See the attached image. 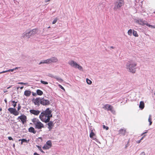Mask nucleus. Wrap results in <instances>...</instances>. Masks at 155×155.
I'll list each match as a JSON object with an SVG mask.
<instances>
[{"mask_svg":"<svg viewBox=\"0 0 155 155\" xmlns=\"http://www.w3.org/2000/svg\"><path fill=\"white\" fill-rule=\"evenodd\" d=\"M51 111L49 108H47L45 111L41 112L39 116V118L43 122L45 123L50 121V117H52Z\"/></svg>","mask_w":155,"mask_h":155,"instance_id":"obj_1","label":"nucleus"},{"mask_svg":"<svg viewBox=\"0 0 155 155\" xmlns=\"http://www.w3.org/2000/svg\"><path fill=\"white\" fill-rule=\"evenodd\" d=\"M137 66V63L135 61L130 60L127 62L126 68L129 72L135 73L136 71V67Z\"/></svg>","mask_w":155,"mask_h":155,"instance_id":"obj_2","label":"nucleus"},{"mask_svg":"<svg viewBox=\"0 0 155 155\" xmlns=\"http://www.w3.org/2000/svg\"><path fill=\"white\" fill-rule=\"evenodd\" d=\"M32 121L35 125V128L36 129H41L45 127L43 124L37 119L33 118L32 120Z\"/></svg>","mask_w":155,"mask_h":155,"instance_id":"obj_3","label":"nucleus"},{"mask_svg":"<svg viewBox=\"0 0 155 155\" xmlns=\"http://www.w3.org/2000/svg\"><path fill=\"white\" fill-rule=\"evenodd\" d=\"M68 64L72 67L78 69L81 71H83L82 67L73 60H71L69 61Z\"/></svg>","mask_w":155,"mask_h":155,"instance_id":"obj_4","label":"nucleus"},{"mask_svg":"<svg viewBox=\"0 0 155 155\" xmlns=\"http://www.w3.org/2000/svg\"><path fill=\"white\" fill-rule=\"evenodd\" d=\"M114 6L113 9L114 10L116 11L119 9L122 6H124V0H117L114 2Z\"/></svg>","mask_w":155,"mask_h":155,"instance_id":"obj_5","label":"nucleus"},{"mask_svg":"<svg viewBox=\"0 0 155 155\" xmlns=\"http://www.w3.org/2000/svg\"><path fill=\"white\" fill-rule=\"evenodd\" d=\"M103 108L105 110H110L113 114L115 113V111L113 107L111 105L107 104L105 105Z\"/></svg>","mask_w":155,"mask_h":155,"instance_id":"obj_6","label":"nucleus"},{"mask_svg":"<svg viewBox=\"0 0 155 155\" xmlns=\"http://www.w3.org/2000/svg\"><path fill=\"white\" fill-rule=\"evenodd\" d=\"M8 111L11 114L15 116H17L19 114V112L15 108H9L8 109Z\"/></svg>","mask_w":155,"mask_h":155,"instance_id":"obj_7","label":"nucleus"},{"mask_svg":"<svg viewBox=\"0 0 155 155\" xmlns=\"http://www.w3.org/2000/svg\"><path fill=\"white\" fill-rule=\"evenodd\" d=\"M27 119V117L25 115L23 114L18 117L17 118V120H21L22 123L23 124H24L26 122Z\"/></svg>","mask_w":155,"mask_h":155,"instance_id":"obj_8","label":"nucleus"},{"mask_svg":"<svg viewBox=\"0 0 155 155\" xmlns=\"http://www.w3.org/2000/svg\"><path fill=\"white\" fill-rule=\"evenodd\" d=\"M50 102L48 100L45 99L44 98H41V104L44 106H46L50 104Z\"/></svg>","mask_w":155,"mask_h":155,"instance_id":"obj_9","label":"nucleus"},{"mask_svg":"<svg viewBox=\"0 0 155 155\" xmlns=\"http://www.w3.org/2000/svg\"><path fill=\"white\" fill-rule=\"evenodd\" d=\"M31 36L30 33L29 31H26L25 32L23 33L21 36V38H29Z\"/></svg>","mask_w":155,"mask_h":155,"instance_id":"obj_10","label":"nucleus"},{"mask_svg":"<svg viewBox=\"0 0 155 155\" xmlns=\"http://www.w3.org/2000/svg\"><path fill=\"white\" fill-rule=\"evenodd\" d=\"M48 64L52 63H55L58 61V58L55 57H52L49 59H48Z\"/></svg>","mask_w":155,"mask_h":155,"instance_id":"obj_11","label":"nucleus"},{"mask_svg":"<svg viewBox=\"0 0 155 155\" xmlns=\"http://www.w3.org/2000/svg\"><path fill=\"white\" fill-rule=\"evenodd\" d=\"M41 98L38 97L36 98L34 101V103L35 105H37L38 106L40 105V104H41Z\"/></svg>","mask_w":155,"mask_h":155,"instance_id":"obj_12","label":"nucleus"},{"mask_svg":"<svg viewBox=\"0 0 155 155\" xmlns=\"http://www.w3.org/2000/svg\"><path fill=\"white\" fill-rule=\"evenodd\" d=\"M30 112L31 113L35 115H38L39 114L40 111L38 110H35L32 109L30 110Z\"/></svg>","mask_w":155,"mask_h":155,"instance_id":"obj_13","label":"nucleus"},{"mask_svg":"<svg viewBox=\"0 0 155 155\" xmlns=\"http://www.w3.org/2000/svg\"><path fill=\"white\" fill-rule=\"evenodd\" d=\"M126 133V130L124 129H121L119 131V134L120 135L124 136Z\"/></svg>","mask_w":155,"mask_h":155,"instance_id":"obj_14","label":"nucleus"},{"mask_svg":"<svg viewBox=\"0 0 155 155\" xmlns=\"http://www.w3.org/2000/svg\"><path fill=\"white\" fill-rule=\"evenodd\" d=\"M48 122L47 124L48 126V128L49 130H50L52 129V127L54 126V124L53 122L51 121H49Z\"/></svg>","mask_w":155,"mask_h":155,"instance_id":"obj_15","label":"nucleus"},{"mask_svg":"<svg viewBox=\"0 0 155 155\" xmlns=\"http://www.w3.org/2000/svg\"><path fill=\"white\" fill-rule=\"evenodd\" d=\"M29 31L30 33L31 36L32 35H35L36 34L37 32V30L35 29H33L32 30H31Z\"/></svg>","mask_w":155,"mask_h":155,"instance_id":"obj_16","label":"nucleus"},{"mask_svg":"<svg viewBox=\"0 0 155 155\" xmlns=\"http://www.w3.org/2000/svg\"><path fill=\"white\" fill-rule=\"evenodd\" d=\"M31 93V91L29 90H26L24 92V94L25 96L27 97H29Z\"/></svg>","mask_w":155,"mask_h":155,"instance_id":"obj_17","label":"nucleus"},{"mask_svg":"<svg viewBox=\"0 0 155 155\" xmlns=\"http://www.w3.org/2000/svg\"><path fill=\"white\" fill-rule=\"evenodd\" d=\"M28 131L29 132L32 133L33 134H35L36 132V131L35 130L33 127H31L28 129Z\"/></svg>","mask_w":155,"mask_h":155,"instance_id":"obj_18","label":"nucleus"},{"mask_svg":"<svg viewBox=\"0 0 155 155\" xmlns=\"http://www.w3.org/2000/svg\"><path fill=\"white\" fill-rule=\"evenodd\" d=\"M139 107L142 110L144 108V104L143 101H141L140 102Z\"/></svg>","mask_w":155,"mask_h":155,"instance_id":"obj_19","label":"nucleus"},{"mask_svg":"<svg viewBox=\"0 0 155 155\" xmlns=\"http://www.w3.org/2000/svg\"><path fill=\"white\" fill-rule=\"evenodd\" d=\"M137 22L139 24L142 25L146 24V23L143 21V20L141 19H140L137 20Z\"/></svg>","mask_w":155,"mask_h":155,"instance_id":"obj_20","label":"nucleus"},{"mask_svg":"<svg viewBox=\"0 0 155 155\" xmlns=\"http://www.w3.org/2000/svg\"><path fill=\"white\" fill-rule=\"evenodd\" d=\"M148 121L149 122V125H151L152 124V116L151 114L149 115Z\"/></svg>","mask_w":155,"mask_h":155,"instance_id":"obj_21","label":"nucleus"},{"mask_svg":"<svg viewBox=\"0 0 155 155\" xmlns=\"http://www.w3.org/2000/svg\"><path fill=\"white\" fill-rule=\"evenodd\" d=\"M54 78L60 82H61L63 81V80L61 78L56 76H55Z\"/></svg>","mask_w":155,"mask_h":155,"instance_id":"obj_22","label":"nucleus"},{"mask_svg":"<svg viewBox=\"0 0 155 155\" xmlns=\"http://www.w3.org/2000/svg\"><path fill=\"white\" fill-rule=\"evenodd\" d=\"M50 148V146H49L47 144L44 145L42 147V148L44 150L48 149Z\"/></svg>","mask_w":155,"mask_h":155,"instance_id":"obj_23","label":"nucleus"},{"mask_svg":"<svg viewBox=\"0 0 155 155\" xmlns=\"http://www.w3.org/2000/svg\"><path fill=\"white\" fill-rule=\"evenodd\" d=\"M37 94L39 95H41L43 94V92L40 90H37L36 91Z\"/></svg>","mask_w":155,"mask_h":155,"instance_id":"obj_24","label":"nucleus"},{"mask_svg":"<svg viewBox=\"0 0 155 155\" xmlns=\"http://www.w3.org/2000/svg\"><path fill=\"white\" fill-rule=\"evenodd\" d=\"M22 141V142H25L26 143H28L29 141V140H27L25 139H21L19 140V141Z\"/></svg>","mask_w":155,"mask_h":155,"instance_id":"obj_25","label":"nucleus"},{"mask_svg":"<svg viewBox=\"0 0 155 155\" xmlns=\"http://www.w3.org/2000/svg\"><path fill=\"white\" fill-rule=\"evenodd\" d=\"M43 63H46V64H48V60L47 59L43 61H41L39 63V64H43Z\"/></svg>","mask_w":155,"mask_h":155,"instance_id":"obj_26","label":"nucleus"},{"mask_svg":"<svg viewBox=\"0 0 155 155\" xmlns=\"http://www.w3.org/2000/svg\"><path fill=\"white\" fill-rule=\"evenodd\" d=\"M94 133L93 132L92 130H91V132L90 134V137L91 138H93V137L95 136Z\"/></svg>","mask_w":155,"mask_h":155,"instance_id":"obj_27","label":"nucleus"},{"mask_svg":"<svg viewBox=\"0 0 155 155\" xmlns=\"http://www.w3.org/2000/svg\"><path fill=\"white\" fill-rule=\"evenodd\" d=\"M46 144H47L49 146H50V147H51L52 143H51V141H50V140L46 142Z\"/></svg>","mask_w":155,"mask_h":155,"instance_id":"obj_28","label":"nucleus"},{"mask_svg":"<svg viewBox=\"0 0 155 155\" xmlns=\"http://www.w3.org/2000/svg\"><path fill=\"white\" fill-rule=\"evenodd\" d=\"M133 35L134 36H135V37H138V35L137 34V32L136 31L133 30Z\"/></svg>","mask_w":155,"mask_h":155,"instance_id":"obj_29","label":"nucleus"},{"mask_svg":"<svg viewBox=\"0 0 155 155\" xmlns=\"http://www.w3.org/2000/svg\"><path fill=\"white\" fill-rule=\"evenodd\" d=\"M132 30L131 29H129L128 31V35L131 36L132 35Z\"/></svg>","mask_w":155,"mask_h":155,"instance_id":"obj_30","label":"nucleus"},{"mask_svg":"<svg viewBox=\"0 0 155 155\" xmlns=\"http://www.w3.org/2000/svg\"><path fill=\"white\" fill-rule=\"evenodd\" d=\"M86 82L88 84H91L92 83V81L88 78L86 79Z\"/></svg>","mask_w":155,"mask_h":155,"instance_id":"obj_31","label":"nucleus"},{"mask_svg":"<svg viewBox=\"0 0 155 155\" xmlns=\"http://www.w3.org/2000/svg\"><path fill=\"white\" fill-rule=\"evenodd\" d=\"M12 102L13 104V105L14 108H15L16 106V103H17V102H15V101H12Z\"/></svg>","mask_w":155,"mask_h":155,"instance_id":"obj_32","label":"nucleus"},{"mask_svg":"<svg viewBox=\"0 0 155 155\" xmlns=\"http://www.w3.org/2000/svg\"><path fill=\"white\" fill-rule=\"evenodd\" d=\"M41 83L44 84H48V82H47L45 81L42 80L41 81Z\"/></svg>","mask_w":155,"mask_h":155,"instance_id":"obj_33","label":"nucleus"},{"mask_svg":"<svg viewBox=\"0 0 155 155\" xmlns=\"http://www.w3.org/2000/svg\"><path fill=\"white\" fill-rule=\"evenodd\" d=\"M58 86L61 89H62V90H63L64 91H65V90L64 88L60 84H59L58 85Z\"/></svg>","mask_w":155,"mask_h":155,"instance_id":"obj_34","label":"nucleus"},{"mask_svg":"<svg viewBox=\"0 0 155 155\" xmlns=\"http://www.w3.org/2000/svg\"><path fill=\"white\" fill-rule=\"evenodd\" d=\"M57 20V18H55L54 20L52 22V24H55Z\"/></svg>","mask_w":155,"mask_h":155,"instance_id":"obj_35","label":"nucleus"},{"mask_svg":"<svg viewBox=\"0 0 155 155\" xmlns=\"http://www.w3.org/2000/svg\"><path fill=\"white\" fill-rule=\"evenodd\" d=\"M10 69H9V70H6V71H2L1 72H0V74H2V73H6V72H10Z\"/></svg>","mask_w":155,"mask_h":155,"instance_id":"obj_36","label":"nucleus"},{"mask_svg":"<svg viewBox=\"0 0 155 155\" xmlns=\"http://www.w3.org/2000/svg\"><path fill=\"white\" fill-rule=\"evenodd\" d=\"M103 128H104V129H106V130H108L109 129V128L107 126H105V125H104L103 126Z\"/></svg>","mask_w":155,"mask_h":155,"instance_id":"obj_37","label":"nucleus"},{"mask_svg":"<svg viewBox=\"0 0 155 155\" xmlns=\"http://www.w3.org/2000/svg\"><path fill=\"white\" fill-rule=\"evenodd\" d=\"M49 77L51 78H54V77H55V76H54L52 74H49L48 75Z\"/></svg>","mask_w":155,"mask_h":155,"instance_id":"obj_38","label":"nucleus"},{"mask_svg":"<svg viewBox=\"0 0 155 155\" xmlns=\"http://www.w3.org/2000/svg\"><path fill=\"white\" fill-rule=\"evenodd\" d=\"M36 147L38 148V149L40 150L41 149V146H39L38 145H36Z\"/></svg>","mask_w":155,"mask_h":155,"instance_id":"obj_39","label":"nucleus"},{"mask_svg":"<svg viewBox=\"0 0 155 155\" xmlns=\"http://www.w3.org/2000/svg\"><path fill=\"white\" fill-rule=\"evenodd\" d=\"M21 106L19 104H18V109H17V111H19L21 109Z\"/></svg>","mask_w":155,"mask_h":155,"instance_id":"obj_40","label":"nucleus"},{"mask_svg":"<svg viewBox=\"0 0 155 155\" xmlns=\"http://www.w3.org/2000/svg\"><path fill=\"white\" fill-rule=\"evenodd\" d=\"M140 155H146V154L144 152H142L140 153Z\"/></svg>","mask_w":155,"mask_h":155,"instance_id":"obj_41","label":"nucleus"},{"mask_svg":"<svg viewBox=\"0 0 155 155\" xmlns=\"http://www.w3.org/2000/svg\"><path fill=\"white\" fill-rule=\"evenodd\" d=\"M8 138L9 140H13L12 138L11 137H8Z\"/></svg>","mask_w":155,"mask_h":155,"instance_id":"obj_42","label":"nucleus"},{"mask_svg":"<svg viewBox=\"0 0 155 155\" xmlns=\"http://www.w3.org/2000/svg\"><path fill=\"white\" fill-rule=\"evenodd\" d=\"M146 136V135H144L143 137H142V138H141V139H140V140H143V139Z\"/></svg>","mask_w":155,"mask_h":155,"instance_id":"obj_43","label":"nucleus"},{"mask_svg":"<svg viewBox=\"0 0 155 155\" xmlns=\"http://www.w3.org/2000/svg\"><path fill=\"white\" fill-rule=\"evenodd\" d=\"M141 141V140H140V139L139 140H138L137 141V143H140Z\"/></svg>","mask_w":155,"mask_h":155,"instance_id":"obj_44","label":"nucleus"},{"mask_svg":"<svg viewBox=\"0 0 155 155\" xmlns=\"http://www.w3.org/2000/svg\"><path fill=\"white\" fill-rule=\"evenodd\" d=\"M146 25L147 26H148L149 27H150L151 28V26L152 25H150V24H146Z\"/></svg>","mask_w":155,"mask_h":155,"instance_id":"obj_45","label":"nucleus"},{"mask_svg":"<svg viewBox=\"0 0 155 155\" xmlns=\"http://www.w3.org/2000/svg\"><path fill=\"white\" fill-rule=\"evenodd\" d=\"M151 28H155V25L154 26L152 25Z\"/></svg>","mask_w":155,"mask_h":155,"instance_id":"obj_46","label":"nucleus"},{"mask_svg":"<svg viewBox=\"0 0 155 155\" xmlns=\"http://www.w3.org/2000/svg\"><path fill=\"white\" fill-rule=\"evenodd\" d=\"M147 131L141 134V136H143L144 134L147 133Z\"/></svg>","mask_w":155,"mask_h":155,"instance_id":"obj_47","label":"nucleus"},{"mask_svg":"<svg viewBox=\"0 0 155 155\" xmlns=\"http://www.w3.org/2000/svg\"><path fill=\"white\" fill-rule=\"evenodd\" d=\"M34 155H40L39 154L37 153H35L34 154Z\"/></svg>","mask_w":155,"mask_h":155,"instance_id":"obj_48","label":"nucleus"},{"mask_svg":"<svg viewBox=\"0 0 155 155\" xmlns=\"http://www.w3.org/2000/svg\"><path fill=\"white\" fill-rule=\"evenodd\" d=\"M19 68V67H16L15 68H14V70H16V69H18Z\"/></svg>","mask_w":155,"mask_h":155,"instance_id":"obj_49","label":"nucleus"},{"mask_svg":"<svg viewBox=\"0 0 155 155\" xmlns=\"http://www.w3.org/2000/svg\"><path fill=\"white\" fill-rule=\"evenodd\" d=\"M18 84H24V83H23V82H19L18 83Z\"/></svg>","mask_w":155,"mask_h":155,"instance_id":"obj_50","label":"nucleus"},{"mask_svg":"<svg viewBox=\"0 0 155 155\" xmlns=\"http://www.w3.org/2000/svg\"><path fill=\"white\" fill-rule=\"evenodd\" d=\"M14 71V68L13 69H10V71H11V72H13V71Z\"/></svg>","mask_w":155,"mask_h":155,"instance_id":"obj_51","label":"nucleus"},{"mask_svg":"<svg viewBox=\"0 0 155 155\" xmlns=\"http://www.w3.org/2000/svg\"><path fill=\"white\" fill-rule=\"evenodd\" d=\"M42 153H45V152L44 151H43V150L41 149V150H40Z\"/></svg>","mask_w":155,"mask_h":155,"instance_id":"obj_52","label":"nucleus"},{"mask_svg":"<svg viewBox=\"0 0 155 155\" xmlns=\"http://www.w3.org/2000/svg\"><path fill=\"white\" fill-rule=\"evenodd\" d=\"M110 48H111L114 49V47L113 46H110Z\"/></svg>","mask_w":155,"mask_h":155,"instance_id":"obj_53","label":"nucleus"},{"mask_svg":"<svg viewBox=\"0 0 155 155\" xmlns=\"http://www.w3.org/2000/svg\"><path fill=\"white\" fill-rule=\"evenodd\" d=\"M50 0H45V2H47L50 1Z\"/></svg>","mask_w":155,"mask_h":155,"instance_id":"obj_54","label":"nucleus"},{"mask_svg":"<svg viewBox=\"0 0 155 155\" xmlns=\"http://www.w3.org/2000/svg\"><path fill=\"white\" fill-rule=\"evenodd\" d=\"M4 101H5V102L6 103H7V100H6V99H5L4 100Z\"/></svg>","mask_w":155,"mask_h":155,"instance_id":"obj_55","label":"nucleus"},{"mask_svg":"<svg viewBox=\"0 0 155 155\" xmlns=\"http://www.w3.org/2000/svg\"><path fill=\"white\" fill-rule=\"evenodd\" d=\"M14 2L15 3V2H16L18 3H19L18 2H17L15 0H14Z\"/></svg>","mask_w":155,"mask_h":155,"instance_id":"obj_56","label":"nucleus"},{"mask_svg":"<svg viewBox=\"0 0 155 155\" xmlns=\"http://www.w3.org/2000/svg\"><path fill=\"white\" fill-rule=\"evenodd\" d=\"M28 84V83H24V85H27Z\"/></svg>","mask_w":155,"mask_h":155,"instance_id":"obj_57","label":"nucleus"},{"mask_svg":"<svg viewBox=\"0 0 155 155\" xmlns=\"http://www.w3.org/2000/svg\"><path fill=\"white\" fill-rule=\"evenodd\" d=\"M23 88V87H20V88L21 89H22Z\"/></svg>","mask_w":155,"mask_h":155,"instance_id":"obj_58","label":"nucleus"},{"mask_svg":"<svg viewBox=\"0 0 155 155\" xmlns=\"http://www.w3.org/2000/svg\"><path fill=\"white\" fill-rule=\"evenodd\" d=\"M35 94H36V93H35V94H34V93H33L32 94L33 96H35Z\"/></svg>","mask_w":155,"mask_h":155,"instance_id":"obj_59","label":"nucleus"},{"mask_svg":"<svg viewBox=\"0 0 155 155\" xmlns=\"http://www.w3.org/2000/svg\"><path fill=\"white\" fill-rule=\"evenodd\" d=\"M23 142H22V141H21V144H22L23 143Z\"/></svg>","mask_w":155,"mask_h":155,"instance_id":"obj_60","label":"nucleus"},{"mask_svg":"<svg viewBox=\"0 0 155 155\" xmlns=\"http://www.w3.org/2000/svg\"><path fill=\"white\" fill-rule=\"evenodd\" d=\"M2 110V109L1 108H0V111H1Z\"/></svg>","mask_w":155,"mask_h":155,"instance_id":"obj_61","label":"nucleus"},{"mask_svg":"<svg viewBox=\"0 0 155 155\" xmlns=\"http://www.w3.org/2000/svg\"><path fill=\"white\" fill-rule=\"evenodd\" d=\"M50 28V26H49V27L48 28Z\"/></svg>","mask_w":155,"mask_h":155,"instance_id":"obj_62","label":"nucleus"},{"mask_svg":"<svg viewBox=\"0 0 155 155\" xmlns=\"http://www.w3.org/2000/svg\"><path fill=\"white\" fill-rule=\"evenodd\" d=\"M19 87H18L17 88V89H19Z\"/></svg>","mask_w":155,"mask_h":155,"instance_id":"obj_63","label":"nucleus"},{"mask_svg":"<svg viewBox=\"0 0 155 155\" xmlns=\"http://www.w3.org/2000/svg\"><path fill=\"white\" fill-rule=\"evenodd\" d=\"M10 88V87H8L7 88V89H9V88Z\"/></svg>","mask_w":155,"mask_h":155,"instance_id":"obj_64","label":"nucleus"}]
</instances>
